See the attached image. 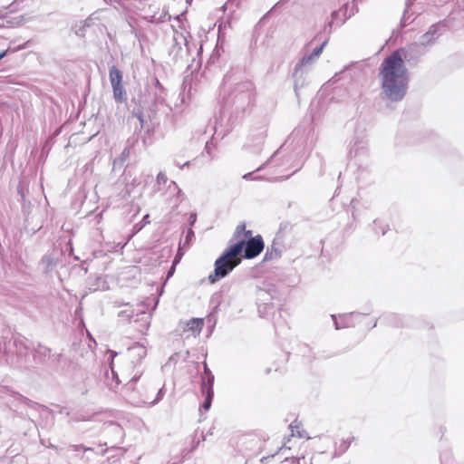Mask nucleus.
Masks as SVG:
<instances>
[{
  "mask_svg": "<svg viewBox=\"0 0 464 464\" xmlns=\"http://www.w3.org/2000/svg\"><path fill=\"white\" fill-rule=\"evenodd\" d=\"M204 373H205V376L202 377V381L205 379V381L208 382V377L213 376L206 363L204 366Z\"/></svg>",
  "mask_w": 464,
  "mask_h": 464,
  "instance_id": "ddd939ff",
  "label": "nucleus"
},
{
  "mask_svg": "<svg viewBox=\"0 0 464 464\" xmlns=\"http://www.w3.org/2000/svg\"><path fill=\"white\" fill-rule=\"evenodd\" d=\"M112 89H113L114 99L117 102H121L124 100H126L125 92L123 90L122 84L113 85Z\"/></svg>",
  "mask_w": 464,
  "mask_h": 464,
  "instance_id": "1a4fd4ad",
  "label": "nucleus"
},
{
  "mask_svg": "<svg viewBox=\"0 0 464 464\" xmlns=\"http://www.w3.org/2000/svg\"><path fill=\"white\" fill-rule=\"evenodd\" d=\"M204 326V321L202 318H192L188 322L180 324L179 326V331L181 334H190L191 335H198L201 332Z\"/></svg>",
  "mask_w": 464,
  "mask_h": 464,
  "instance_id": "423d86ee",
  "label": "nucleus"
},
{
  "mask_svg": "<svg viewBox=\"0 0 464 464\" xmlns=\"http://www.w3.org/2000/svg\"><path fill=\"white\" fill-rule=\"evenodd\" d=\"M158 389L147 381L132 378L125 387L126 399L134 406L154 404L157 401Z\"/></svg>",
  "mask_w": 464,
  "mask_h": 464,
  "instance_id": "f03ea898",
  "label": "nucleus"
},
{
  "mask_svg": "<svg viewBox=\"0 0 464 464\" xmlns=\"http://www.w3.org/2000/svg\"><path fill=\"white\" fill-rule=\"evenodd\" d=\"M130 310L126 309V310H122L119 313V316H126V317H130Z\"/></svg>",
  "mask_w": 464,
  "mask_h": 464,
  "instance_id": "4468645a",
  "label": "nucleus"
},
{
  "mask_svg": "<svg viewBox=\"0 0 464 464\" xmlns=\"http://www.w3.org/2000/svg\"><path fill=\"white\" fill-rule=\"evenodd\" d=\"M405 56L404 49H397L382 61L379 68L382 92L392 102L401 101L408 90L409 74L404 63Z\"/></svg>",
  "mask_w": 464,
  "mask_h": 464,
  "instance_id": "f257e3e1",
  "label": "nucleus"
},
{
  "mask_svg": "<svg viewBox=\"0 0 464 464\" xmlns=\"http://www.w3.org/2000/svg\"><path fill=\"white\" fill-rule=\"evenodd\" d=\"M242 261V256L231 253L228 248L215 262L214 273L209 276L210 282L225 277L230 271L237 266Z\"/></svg>",
  "mask_w": 464,
  "mask_h": 464,
  "instance_id": "7ed1b4c3",
  "label": "nucleus"
},
{
  "mask_svg": "<svg viewBox=\"0 0 464 464\" xmlns=\"http://www.w3.org/2000/svg\"><path fill=\"white\" fill-rule=\"evenodd\" d=\"M264 247V240L260 235L252 237L250 239L247 240L246 244L244 246L245 251L242 257L246 259L255 258L262 253Z\"/></svg>",
  "mask_w": 464,
  "mask_h": 464,
  "instance_id": "39448f33",
  "label": "nucleus"
},
{
  "mask_svg": "<svg viewBox=\"0 0 464 464\" xmlns=\"http://www.w3.org/2000/svg\"><path fill=\"white\" fill-rule=\"evenodd\" d=\"M139 120L140 121V122H142V121H143V120H142L141 116H139Z\"/></svg>",
  "mask_w": 464,
  "mask_h": 464,
  "instance_id": "dca6fc26",
  "label": "nucleus"
},
{
  "mask_svg": "<svg viewBox=\"0 0 464 464\" xmlns=\"http://www.w3.org/2000/svg\"><path fill=\"white\" fill-rule=\"evenodd\" d=\"M213 382H214V376H210L208 379V382L205 381V379L202 382L201 384V392L204 396V402L202 404V407L205 411H208L211 406L214 392H213Z\"/></svg>",
  "mask_w": 464,
  "mask_h": 464,
  "instance_id": "0eeeda50",
  "label": "nucleus"
},
{
  "mask_svg": "<svg viewBox=\"0 0 464 464\" xmlns=\"http://www.w3.org/2000/svg\"><path fill=\"white\" fill-rule=\"evenodd\" d=\"M325 44H326V42H324V43L320 47L316 48V49L313 52V53H312V55H311L310 59H311V58H313V57H317V56H319V55L321 54V53H322V51H323V49H324V45H325Z\"/></svg>",
  "mask_w": 464,
  "mask_h": 464,
  "instance_id": "f8f14e48",
  "label": "nucleus"
},
{
  "mask_svg": "<svg viewBox=\"0 0 464 464\" xmlns=\"http://www.w3.org/2000/svg\"><path fill=\"white\" fill-rule=\"evenodd\" d=\"M279 256V252L276 250V249H267L266 255H265V257L264 259L265 260H271L273 258H276Z\"/></svg>",
  "mask_w": 464,
  "mask_h": 464,
  "instance_id": "9b49d317",
  "label": "nucleus"
},
{
  "mask_svg": "<svg viewBox=\"0 0 464 464\" xmlns=\"http://www.w3.org/2000/svg\"><path fill=\"white\" fill-rule=\"evenodd\" d=\"M110 81L111 86L121 84L122 73L116 66L110 69Z\"/></svg>",
  "mask_w": 464,
  "mask_h": 464,
  "instance_id": "6e6552de",
  "label": "nucleus"
},
{
  "mask_svg": "<svg viewBox=\"0 0 464 464\" xmlns=\"http://www.w3.org/2000/svg\"><path fill=\"white\" fill-rule=\"evenodd\" d=\"M252 237V231L246 230V226L245 223H240L237 226L233 237L232 241L234 244L231 245L228 249L231 250V253L237 254L242 256V252L245 245L247 240Z\"/></svg>",
  "mask_w": 464,
  "mask_h": 464,
  "instance_id": "20e7f679",
  "label": "nucleus"
},
{
  "mask_svg": "<svg viewBox=\"0 0 464 464\" xmlns=\"http://www.w3.org/2000/svg\"><path fill=\"white\" fill-rule=\"evenodd\" d=\"M137 315L140 316L139 319L136 320V321L140 322V326L139 328V331L143 334L145 331L148 330V328L150 326V323L148 321V315L144 312H141L140 314H137Z\"/></svg>",
  "mask_w": 464,
  "mask_h": 464,
  "instance_id": "9d476101",
  "label": "nucleus"
},
{
  "mask_svg": "<svg viewBox=\"0 0 464 464\" xmlns=\"http://www.w3.org/2000/svg\"><path fill=\"white\" fill-rule=\"evenodd\" d=\"M249 175H250V174L244 175V179H247Z\"/></svg>",
  "mask_w": 464,
  "mask_h": 464,
  "instance_id": "f3484780",
  "label": "nucleus"
},
{
  "mask_svg": "<svg viewBox=\"0 0 464 464\" xmlns=\"http://www.w3.org/2000/svg\"><path fill=\"white\" fill-rule=\"evenodd\" d=\"M8 53V50H5L3 52H0V60L4 58Z\"/></svg>",
  "mask_w": 464,
  "mask_h": 464,
  "instance_id": "2eb2a0df",
  "label": "nucleus"
}]
</instances>
